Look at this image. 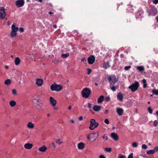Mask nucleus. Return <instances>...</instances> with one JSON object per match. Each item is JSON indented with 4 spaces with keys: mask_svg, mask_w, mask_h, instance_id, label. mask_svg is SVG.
I'll return each mask as SVG.
<instances>
[{
    "mask_svg": "<svg viewBox=\"0 0 158 158\" xmlns=\"http://www.w3.org/2000/svg\"><path fill=\"white\" fill-rule=\"evenodd\" d=\"M102 106L100 105H94L93 107V110L95 111L98 112L101 110Z\"/></svg>",
    "mask_w": 158,
    "mask_h": 158,
    "instance_id": "4468645a",
    "label": "nucleus"
},
{
    "mask_svg": "<svg viewBox=\"0 0 158 158\" xmlns=\"http://www.w3.org/2000/svg\"><path fill=\"white\" fill-rule=\"evenodd\" d=\"M99 135V133L97 132V133H90L87 135V138L88 139H92L94 140H95L98 138Z\"/></svg>",
    "mask_w": 158,
    "mask_h": 158,
    "instance_id": "0eeeda50",
    "label": "nucleus"
},
{
    "mask_svg": "<svg viewBox=\"0 0 158 158\" xmlns=\"http://www.w3.org/2000/svg\"><path fill=\"white\" fill-rule=\"evenodd\" d=\"M95 60V58L93 55H91L88 58L87 60L88 63L90 64H93Z\"/></svg>",
    "mask_w": 158,
    "mask_h": 158,
    "instance_id": "f8f14e48",
    "label": "nucleus"
},
{
    "mask_svg": "<svg viewBox=\"0 0 158 158\" xmlns=\"http://www.w3.org/2000/svg\"><path fill=\"white\" fill-rule=\"evenodd\" d=\"M117 98L118 99L121 101L123 100V96L121 93L118 94L117 95Z\"/></svg>",
    "mask_w": 158,
    "mask_h": 158,
    "instance_id": "bb28decb",
    "label": "nucleus"
},
{
    "mask_svg": "<svg viewBox=\"0 0 158 158\" xmlns=\"http://www.w3.org/2000/svg\"><path fill=\"white\" fill-rule=\"evenodd\" d=\"M87 70L88 72L87 74L88 75H89L91 73L92 70L91 69L89 68L87 69Z\"/></svg>",
    "mask_w": 158,
    "mask_h": 158,
    "instance_id": "09e8293b",
    "label": "nucleus"
},
{
    "mask_svg": "<svg viewBox=\"0 0 158 158\" xmlns=\"http://www.w3.org/2000/svg\"><path fill=\"white\" fill-rule=\"evenodd\" d=\"M151 8L148 9V15L149 16H155L157 13V10L156 8L154 6H150Z\"/></svg>",
    "mask_w": 158,
    "mask_h": 158,
    "instance_id": "f257e3e1",
    "label": "nucleus"
},
{
    "mask_svg": "<svg viewBox=\"0 0 158 158\" xmlns=\"http://www.w3.org/2000/svg\"><path fill=\"white\" fill-rule=\"evenodd\" d=\"M108 80L110 85H114L118 81V79L115 75H113L111 76H109L108 78Z\"/></svg>",
    "mask_w": 158,
    "mask_h": 158,
    "instance_id": "7ed1b4c3",
    "label": "nucleus"
},
{
    "mask_svg": "<svg viewBox=\"0 0 158 158\" xmlns=\"http://www.w3.org/2000/svg\"><path fill=\"white\" fill-rule=\"evenodd\" d=\"M52 147H53L54 148H55L56 147V145H55V143H54L53 142L52 143Z\"/></svg>",
    "mask_w": 158,
    "mask_h": 158,
    "instance_id": "bf43d9fd",
    "label": "nucleus"
},
{
    "mask_svg": "<svg viewBox=\"0 0 158 158\" xmlns=\"http://www.w3.org/2000/svg\"><path fill=\"white\" fill-rule=\"evenodd\" d=\"M128 158H133V153H131L128 156Z\"/></svg>",
    "mask_w": 158,
    "mask_h": 158,
    "instance_id": "3c124183",
    "label": "nucleus"
},
{
    "mask_svg": "<svg viewBox=\"0 0 158 158\" xmlns=\"http://www.w3.org/2000/svg\"><path fill=\"white\" fill-rule=\"evenodd\" d=\"M124 110L121 108H117L116 109V112L119 116H121L123 114Z\"/></svg>",
    "mask_w": 158,
    "mask_h": 158,
    "instance_id": "dca6fc26",
    "label": "nucleus"
},
{
    "mask_svg": "<svg viewBox=\"0 0 158 158\" xmlns=\"http://www.w3.org/2000/svg\"><path fill=\"white\" fill-rule=\"evenodd\" d=\"M108 112V110H106L104 111V114H107Z\"/></svg>",
    "mask_w": 158,
    "mask_h": 158,
    "instance_id": "e2e57ef3",
    "label": "nucleus"
},
{
    "mask_svg": "<svg viewBox=\"0 0 158 158\" xmlns=\"http://www.w3.org/2000/svg\"><path fill=\"white\" fill-rule=\"evenodd\" d=\"M17 35V32H16L15 31H13L12 30L10 32V36L12 37H14L16 36Z\"/></svg>",
    "mask_w": 158,
    "mask_h": 158,
    "instance_id": "c85d7f7f",
    "label": "nucleus"
},
{
    "mask_svg": "<svg viewBox=\"0 0 158 158\" xmlns=\"http://www.w3.org/2000/svg\"><path fill=\"white\" fill-rule=\"evenodd\" d=\"M15 4L17 7H21L24 5V0H18L15 1Z\"/></svg>",
    "mask_w": 158,
    "mask_h": 158,
    "instance_id": "9b49d317",
    "label": "nucleus"
},
{
    "mask_svg": "<svg viewBox=\"0 0 158 158\" xmlns=\"http://www.w3.org/2000/svg\"><path fill=\"white\" fill-rule=\"evenodd\" d=\"M29 55H30V56H31V58H30V59H31V58L33 56V54H29Z\"/></svg>",
    "mask_w": 158,
    "mask_h": 158,
    "instance_id": "69168bd1",
    "label": "nucleus"
},
{
    "mask_svg": "<svg viewBox=\"0 0 158 158\" xmlns=\"http://www.w3.org/2000/svg\"><path fill=\"white\" fill-rule=\"evenodd\" d=\"M110 66V65H109V62H108L104 63L103 65V67H104L106 69L107 68H109Z\"/></svg>",
    "mask_w": 158,
    "mask_h": 158,
    "instance_id": "c756f323",
    "label": "nucleus"
},
{
    "mask_svg": "<svg viewBox=\"0 0 158 158\" xmlns=\"http://www.w3.org/2000/svg\"><path fill=\"white\" fill-rule=\"evenodd\" d=\"M91 91L87 88L83 89L81 91V94L82 97L85 98H88L91 93Z\"/></svg>",
    "mask_w": 158,
    "mask_h": 158,
    "instance_id": "423d86ee",
    "label": "nucleus"
},
{
    "mask_svg": "<svg viewBox=\"0 0 158 158\" xmlns=\"http://www.w3.org/2000/svg\"><path fill=\"white\" fill-rule=\"evenodd\" d=\"M143 10L141 9H139L135 13L136 20L141 21V19L143 17Z\"/></svg>",
    "mask_w": 158,
    "mask_h": 158,
    "instance_id": "39448f33",
    "label": "nucleus"
},
{
    "mask_svg": "<svg viewBox=\"0 0 158 158\" xmlns=\"http://www.w3.org/2000/svg\"><path fill=\"white\" fill-rule=\"evenodd\" d=\"M157 22H158V16H156L155 18Z\"/></svg>",
    "mask_w": 158,
    "mask_h": 158,
    "instance_id": "774afa93",
    "label": "nucleus"
},
{
    "mask_svg": "<svg viewBox=\"0 0 158 158\" xmlns=\"http://www.w3.org/2000/svg\"><path fill=\"white\" fill-rule=\"evenodd\" d=\"M19 31L20 32H23L24 31V28L23 27H20L19 28Z\"/></svg>",
    "mask_w": 158,
    "mask_h": 158,
    "instance_id": "603ef678",
    "label": "nucleus"
},
{
    "mask_svg": "<svg viewBox=\"0 0 158 158\" xmlns=\"http://www.w3.org/2000/svg\"><path fill=\"white\" fill-rule=\"evenodd\" d=\"M111 138L115 141H117L118 139V136L115 133H112L111 134Z\"/></svg>",
    "mask_w": 158,
    "mask_h": 158,
    "instance_id": "f3484780",
    "label": "nucleus"
},
{
    "mask_svg": "<svg viewBox=\"0 0 158 158\" xmlns=\"http://www.w3.org/2000/svg\"><path fill=\"white\" fill-rule=\"evenodd\" d=\"M142 148L143 149H146L148 148V146L146 145L145 144H143L142 146Z\"/></svg>",
    "mask_w": 158,
    "mask_h": 158,
    "instance_id": "c03bdc74",
    "label": "nucleus"
},
{
    "mask_svg": "<svg viewBox=\"0 0 158 158\" xmlns=\"http://www.w3.org/2000/svg\"><path fill=\"white\" fill-rule=\"evenodd\" d=\"M56 143L58 145H60L62 143V142L60 141V139H59L56 140Z\"/></svg>",
    "mask_w": 158,
    "mask_h": 158,
    "instance_id": "79ce46f5",
    "label": "nucleus"
},
{
    "mask_svg": "<svg viewBox=\"0 0 158 158\" xmlns=\"http://www.w3.org/2000/svg\"><path fill=\"white\" fill-rule=\"evenodd\" d=\"M83 119V117L82 116H80L78 118V120L80 121H81Z\"/></svg>",
    "mask_w": 158,
    "mask_h": 158,
    "instance_id": "13d9d810",
    "label": "nucleus"
},
{
    "mask_svg": "<svg viewBox=\"0 0 158 158\" xmlns=\"http://www.w3.org/2000/svg\"><path fill=\"white\" fill-rule=\"evenodd\" d=\"M47 149V148L45 146L43 145L39 148L38 150L40 152H44L46 151Z\"/></svg>",
    "mask_w": 158,
    "mask_h": 158,
    "instance_id": "4be33fe9",
    "label": "nucleus"
},
{
    "mask_svg": "<svg viewBox=\"0 0 158 158\" xmlns=\"http://www.w3.org/2000/svg\"><path fill=\"white\" fill-rule=\"evenodd\" d=\"M136 68L137 70L139 72L143 71L144 69L143 66H138L136 67Z\"/></svg>",
    "mask_w": 158,
    "mask_h": 158,
    "instance_id": "cd10ccee",
    "label": "nucleus"
},
{
    "mask_svg": "<svg viewBox=\"0 0 158 158\" xmlns=\"http://www.w3.org/2000/svg\"><path fill=\"white\" fill-rule=\"evenodd\" d=\"M120 57L121 58H123L124 57V55L123 54H121L120 55Z\"/></svg>",
    "mask_w": 158,
    "mask_h": 158,
    "instance_id": "052dcab7",
    "label": "nucleus"
},
{
    "mask_svg": "<svg viewBox=\"0 0 158 158\" xmlns=\"http://www.w3.org/2000/svg\"><path fill=\"white\" fill-rule=\"evenodd\" d=\"M12 94L14 95L17 94V91L15 89H13L12 90Z\"/></svg>",
    "mask_w": 158,
    "mask_h": 158,
    "instance_id": "49530a36",
    "label": "nucleus"
},
{
    "mask_svg": "<svg viewBox=\"0 0 158 158\" xmlns=\"http://www.w3.org/2000/svg\"><path fill=\"white\" fill-rule=\"evenodd\" d=\"M153 27L154 29H156L157 27H158V25H157L155 23L153 25Z\"/></svg>",
    "mask_w": 158,
    "mask_h": 158,
    "instance_id": "6e6d98bb",
    "label": "nucleus"
},
{
    "mask_svg": "<svg viewBox=\"0 0 158 158\" xmlns=\"http://www.w3.org/2000/svg\"><path fill=\"white\" fill-rule=\"evenodd\" d=\"M87 105L88 107L89 108L90 110H91V105H92V103L89 102H88L87 103Z\"/></svg>",
    "mask_w": 158,
    "mask_h": 158,
    "instance_id": "a19ab883",
    "label": "nucleus"
},
{
    "mask_svg": "<svg viewBox=\"0 0 158 158\" xmlns=\"http://www.w3.org/2000/svg\"><path fill=\"white\" fill-rule=\"evenodd\" d=\"M104 97L103 95L101 96L98 99V103H100L104 101Z\"/></svg>",
    "mask_w": 158,
    "mask_h": 158,
    "instance_id": "412c9836",
    "label": "nucleus"
},
{
    "mask_svg": "<svg viewBox=\"0 0 158 158\" xmlns=\"http://www.w3.org/2000/svg\"><path fill=\"white\" fill-rule=\"evenodd\" d=\"M104 122L106 124H108L109 123V121L108 119H105Z\"/></svg>",
    "mask_w": 158,
    "mask_h": 158,
    "instance_id": "8fccbe9b",
    "label": "nucleus"
},
{
    "mask_svg": "<svg viewBox=\"0 0 158 158\" xmlns=\"http://www.w3.org/2000/svg\"><path fill=\"white\" fill-rule=\"evenodd\" d=\"M105 149L106 150V151L107 152H110L111 151V148H105Z\"/></svg>",
    "mask_w": 158,
    "mask_h": 158,
    "instance_id": "ea45409f",
    "label": "nucleus"
},
{
    "mask_svg": "<svg viewBox=\"0 0 158 158\" xmlns=\"http://www.w3.org/2000/svg\"><path fill=\"white\" fill-rule=\"evenodd\" d=\"M148 111L149 113L151 114H152V113L153 110L150 107H149L148 108Z\"/></svg>",
    "mask_w": 158,
    "mask_h": 158,
    "instance_id": "4c0bfd02",
    "label": "nucleus"
},
{
    "mask_svg": "<svg viewBox=\"0 0 158 158\" xmlns=\"http://www.w3.org/2000/svg\"><path fill=\"white\" fill-rule=\"evenodd\" d=\"M5 84L6 85H8L10 84L11 81L10 79H7L5 81Z\"/></svg>",
    "mask_w": 158,
    "mask_h": 158,
    "instance_id": "72a5a7b5",
    "label": "nucleus"
},
{
    "mask_svg": "<svg viewBox=\"0 0 158 158\" xmlns=\"http://www.w3.org/2000/svg\"><path fill=\"white\" fill-rule=\"evenodd\" d=\"M154 151V152H157L158 151V147L156 146L153 149Z\"/></svg>",
    "mask_w": 158,
    "mask_h": 158,
    "instance_id": "5fc2aeb1",
    "label": "nucleus"
},
{
    "mask_svg": "<svg viewBox=\"0 0 158 158\" xmlns=\"http://www.w3.org/2000/svg\"><path fill=\"white\" fill-rule=\"evenodd\" d=\"M36 108L38 110L42 111L43 110L44 107L42 103L39 102L38 100L36 103Z\"/></svg>",
    "mask_w": 158,
    "mask_h": 158,
    "instance_id": "9d476101",
    "label": "nucleus"
},
{
    "mask_svg": "<svg viewBox=\"0 0 158 158\" xmlns=\"http://www.w3.org/2000/svg\"><path fill=\"white\" fill-rule=\"evenodd\" d=\"M158 122L157 120H155L154 121V123L153 124V126L154 127H156L158 125Z\"/></svg>",
    "mask_w": 158,
    "mask_h": 158,
    "instance_id": "de8ad7c7",
    "label": "nucleus"
},
{
    "mask_svg": "<svg viewBox=\"0 0 158 158\" xmlns=\"http://www.w3.org/2000/svg\"><path fill=\"white\" fill-rule=\"evenodd\" d=\"M9 104L11 107H13L16 105V102L14 100H11Z\"/></svg>",
    "mask_w": 158,
    "mask_h": 158,
    "instance_id": "a878e982",
    "label": "nucleus"
},
{
    "mask_svg": "<svg viewBox=\"0 0 158 158\" xmlns=\"http://www.w3.org/2000/svg\"><path fill=\"white\" fill-rule=\"evenodd\" d=\"M111 89L113 91H116V88L115 87L113 86L111 87Z\"/></svg>",
    "mask_w": 158,
    "mask_h": 158,
    "instance_id": "864d4df0",
    "label": "nucleus"
},
{
    "mask_svg": "<svg viewBox=\"0 0 158 158\" xmlns=\"http://www.w3.org/2000/svg\"><path fill=\"white\" fill-rule=\"evenodd\" d=\"M152 92L156 95H158V90L156 89H153Z\"/></svg>",
    "mask_w": 158,
    "mask_h": 158,
    "instance_id": "f704fd0d",
    "label": "nucleus"
},
{
    "mask_svg": "<svg viewBox=\"0 0 158 158\" xmlns=\"http://www.w3.org/2000/svg\"><path fill=\"white\" fill-rule=\"evenodd\" d=\"M43 83V80L41 78H36L35 80V84L38 86H41Z\"/></svg>",
    "mask_w": 158,
    "mask_h": 158,
    "instance_id": "ddd939ff",
    "label": "nucleus"
},
{
    "mask_svg": "<svg viewBox=\"0 0 158 158\" xmlns=\"http://www.w3.org/2000/svg\"><path fill=\"white\" fill-rule=\"evenodd\" d=\"M139 86V83L137 81H135L128 87V89H131V91L134 92L136 91Z\"/></svg>",
    "mask_w": 158,
    "mask_h": 158,
    "instance_id": "20e7f679",
    "label": "nucleus"
},
{
    "mask_svg": "<svg viewBox=\"0 0 158 158\" xmlns=\"http://www.w3.org/2000/svg\"><path fill=\"white\" fill-rule=\"evenodd\" d=\"M99 158H106L105 156L103 155H101L99 156Z\"/></svg>",
    "mask_w": 158,
    "mask_h": 158,
    "instance_id": "680f3d73",
    "label": "nucleus"
},
{
    "mask_svg": "<svg viewBox=\"0 0 158 158\" xmlns=\"http://www.w3.org/2000/svg\"><path fill=\"white\" fill-rule=\"evenodd\" d=\"M85 60V58H83L81 59V61L83 62Z\"/></svg>",
    "mask_w": 158,
    "mask_h": 158,
    "instance_id": "0e129e2a",
    "label": "nucleus"
},
{
    "mask_svg": "<svg viewBox=\"0 0 158 158\" xmlns=\"http://www.w3.org/2000/svg\"><path fill=\"white\" fill-rule=\"evenodd\" d=\"M124 24L126 26H128L131 25V20L130 19H126L124 21Z\"/></svg>",
    "mask_w": 158,
    "mask_h": 158,
    "instance_id": "b1692460",
    "label": "nucleus"
},
{
    "mask_svg": "<svg viewBox=\"0 0 158 158\" xmlns=\"http://www.w3.org/2000/svg\"><path fill=\"white\" fill-rule=\"evenodd\" d=\"M15 65H18L20 63V59L19 57H17L15 59Z\"/></svg>",
    "mask_w": 158,
    "mask_h": 158,
    "instance_id": "393cba45",
    "label": "nucleus"
},
{
    "mask_svg": "<svg viewBox=\"0 0 158 158\" xmlns=\"http://www.w3.org/2000/svg\"><path fill=\"white\" fill-rule=\"evenodd\" d=\"M143 88H146L147 86V81L146 79H143Z\"/></svg>",
    "mask_w": 158,
    "mask_h": 158,
    "instance_id": "2f4dec72",
    "label": "nucleus"
},
{
    "mask_svg": "<svg viewBox=\"0 0 158 158\" xmlns=\"http://www.w3.org/2000/svg\"><path fill=\"white\" fill-rule=\"evenodd\" d=\"M132 145L133 147L136 148L138 146V143L136 142H134L132 143Z\"/></svg>",
    "mask_w": 158,
    "mask_h": 158,
    "instance_id": "e433bc0d",
    "label": "nucleus"
},
{
    "mask_svg": "<svg viewBox=\"0 0 158 158\" xmlns=\"http://www.w3.org/2000/svg\"><path fill=\"white\" fill-rule=\"evenodd\" d=\"M85 145L83 142H80L78 144L77 147L79 149H83L85 147Z\"/></svg>",
    "mask_w": 158,
    "mask_h": 158,
    "instance_id": "a211bd4d",
    "label": "nucleus"
},
{
    "mask_svg": "<svg viewBox=\"0 0 158 158\" xmlns=\"http://www.w3.org/2000/svg\"><path fill=\"white\" fill-rule=\"evenodd\" d=\"M6 13L5 11V8L3 7H0V19H3L5 18Z\"/></svg>",
    "mask_w": 158,
    "mask_h": 158,
    "instance_id": "1a4fd4ad",
    "label": "nucleus"
},
{
    "mask_svg": "<svg viewBox=\"0 0 158 158\" xmlns=\"http://www.w3.org/2000/svg\"><path fill=\"white\" fill-rule=\"evenodd\" d=\"M69 55V53H66V54H62L61 55V57L64 58H66L68 57Z\"/></svg>",
    "mask_w": 158,
    "mask_h": 158,
    "instance_id": "7c9ffc66",
    "label": "nucleus"
},
{
    "mask_svg": "<svg viewBox=\"0 0 158 158\" xmlns=\"http://www.w3.org/2000/svg\"><path fill=\"white\" fill-rule=\"evenodd\" d=\"M118 158H126L125 156L122 154H119L118 156Z\"/></svg>",
    "mask_w": 158,
    "mask_h": 158,
    "instance_id": "58836bf2",
    "label": "nucleus"
},
{
    "mask_svg": "<svg viewBox=\"0 0 158 158\" xmlns=\"http://www.w3.org/2000/svg\"><path fill=\"white\" fill-rule=\"evenodd\" d=\"M49 101L51 104L53 106H54L56 105V101L53 98L50 97L49 98Z\"/></svg>",
    "mask_w": 158,
    "mask_h": 158,
    "instance_id": "2eb2a0df",
    "label": "nucleus"
},
{
    "mask_svg": "<svg viewBox=\"0 0 158 158\" xmlns=\"http://www.w3.org/2000/svg\"><path fill=\"white\" fill-rule=\"evenodd\" d=\"M153 3L157 4L158 3V0H154L153 1Z\"/></svg>",
    "mask_w": 158,
    "mask_h": 158,
    "instance_id": "4d7b16f0",
    "label": "nucleus"
},
{
    "mask_svg": "<svg viewBox=\"0 0 158 158\" xmlns=\"http://www.w3.org/2000/svg\"><path fill=\"white\" fill-rule=\"evenodd\" d=\"M102 139L104 140V141H105L108 139V137L106 134H105L102 137Z\"/></svg>",
    "mask_w": 158,
    "mask_h": 158,
    "instance_id": "c9c22d12",
    "label": "nucleus"
},
{
    "mask_svg": "<svg viewBox=\"0 0 158 158\" xmlns=\"http://www.w3.org/2000/svg\"><path fill=\"white\" fill-rule=\"evenodd\" d=\"M105 99L106 102H109L110 100V97L109 96H106L105 97Z\"/></svg>",
    "mask_w": 158,
    "mask_h": 158,
    "instance_id": "37998d69",
    "label": "nucleus"
},
{
    "mask_svg": "<svg viewBox=\"0 0 158 158\" xmlns=\"http://www.w3.org/2000/svg\"><path fill=\"white\" fill-rule=\"evenodd\" d=\"M90 124L89 127L90 129L93 130L99 125V123L95 121L94 119H91L90 121Z\"/></svg>",
    "mask_w": 158,
    "mask_h": 158,
    "instance_id": "6e6552de",
    "label": "nucleus"
},
{
    "mask_svg": "<svg viewBox=\"0 0 158 158\" xmlns=\"http://www.w3.org/2000/svg\"><path fill=\"white\" fill-rule=\"evenodd\" d=\"M5 68L6 69H8L9 68V67L8 66H6Z\"/></svg>",
    "mask_w": 158,
    "mask_h": 158,
    "instance_id": "338daca9",
    "label": "nucleus"
},
{
    "mask_svg": "<svg viewBox=\"0 0 158 158\" xmlns=\"http://www.w3.org/2000/svg\"><path fill=\"white\" fill-rule=\"evenodd\" d=\"M62 89V86L60 85L57 84L56 82H54L50 86V89L52 91L59 92Z\"/></svg>",
    "mask_w": 158,
    "mask_h": 158,
    "instance_id": "f03ea898",
    "label": "nucleus"
},
{
    "mask_svg": "<svg viewBox=\"0 0 158 158\" xmlns=\"http://www.w3.org/2000/svg\"><path fill=\"white\" fill-rule=\"evenodd\" d=\"M131 68V66L130 65L127 66L125 67L124 69L126 70H129Z\"/></svg>",
    "mask_w": 158,
    "mask_h": 158,
    "instance_id": "a18cd8bd",
    "label": "nucleus"
},
{
    "mask_svg": "<svg viewBox=\"0 0 158 158\" xmlns=\"http://www.w3.org/2000/svg\"><path fill=\"white\" fill-rule=\"evenodd\" d=\"M19 30V28L16 27L14 23L11 26V30L17 32Z\"/></svg>",
    "mask_w": 158,
    "mask_h": 158,
    "instance_id": "5701e85b",
    "label": "nucleus"
},
{
    "mask_svg": "<svg viewBox=\"0 0 158 158\" xmlns=\"http://www.w3.org/2000/svg\"><path fill=\"white\" fill-rule=\"evenodd\" d=\"M27 127L29 129H32L34 127V125L31 122H30L27 124Z\"/></svg>",
    "mask_w": 158,
    "mask_h": 158,
    "instance_id": "aec40b11",
    "label": "nucleus"
},
{
    "mask_svg": "<svg viewBox=\"0 0 158 158\" xmlns=\"http://www.w3.org/2000/svg\"><path fill=\"white\" fill-rule=\"evenodd\" d=\"M33 146V144L31 143H27L24 145V147L27 149H31Z\"/></svg>",
    "mask_w": 158,
    "mask_h": 158,
    "instance_id": "6ab92c4d",
    "label": "nucleus"
},
{
    "mask_svg": "<svg viewBox=\"0 0 158 158\" xmlns=\"http://www.w3.org/2000/svg\"><path fill=\"white\" fill-rule=\"evenodd\" d=\"M153 149H151L149 150H148L147 152V154L148 155L153 154L155 153Z\"/></svg>",
    "mask_w": 158,
    "mask_h": 158,
    "instance_id": "473e14b6",
    "label": "nucleus"
}]
</instances>
